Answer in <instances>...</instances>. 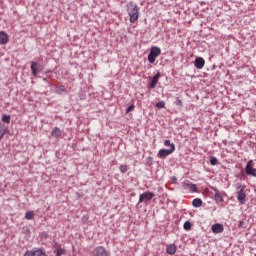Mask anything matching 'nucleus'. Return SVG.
I'll return each mask as SVG.
<instances>
[{
    "mask_svg": "<svg viewBox=\"0 0 256 256\" xmlns=\"http://www.w3.org/2000/svg\"><path fill=\"white\" fill-rule=\"evenodd\" d=\"M128 15L130 17V23H136L139 19V7L136 4H129Z\"/></svg>",
    "mask_w": 256,
    "mask_h": 256,
    "instance_id": "f257e3e1",
    "label": "nucleus"
},
{
    "mask_svg": "<svg viewBox=\"0 0 256 256\" xmlns=\"http://www.w3.org/2000/svg\"><path fill=\"white\" fill-rule=\"evenodd\" d=\"M159 55H161V49L157 46H153L148 55L149 63H155V60L157 57H159Z\"/></svg>",
    "mask_w": 256,
    "mask_h": 256,
    "instance_id": "f03ea898",
    "label": "nucleus"
},
{
    "mask_svg": "<svg viewBox=\"0 0 256 256\" xmlns=\"http://www.w3.org/2000/svg\"><path fill=\"white\" fill-rule=\"evenodd\" d=\"M174 151H175V145H171L170 149H160L157 156L159 159H164L170 156L171 154H173Z\"/></svg>",
    "mask_w": 256,
    "mask_h": 256,
    "instance_id": "7ed1b4c3",
    "label": "nucleus"
},
{
    "mask_svg": "<svg viewBox=\"0 0 256 256\" xmlns=\"http://www.w3.org/2000/svg\"><path fill=\"white\" fill-rule=\"evenodd\" d=\"M23 256H47V253H45V250L41 248H36L32 250H27Z\"/></svg>",
    "mask_w": 256,
    "mask_h": 256,
    "instance_id": "20e7f679",
    "label": "nucleus"
},
{
    "mask_svg": "<svg viewBox=\"0 0 256 256\" xmlns=\"http://www.w3.org/2000/svg\"><path fill=\"white\" fill-rule=\"evenodd\" d=\"M237 200L239 201L240 205H245L246 193L244 186H239V191H237Z\"/></svg>",
    "mask_w": 256,
    "mask_h": 256,
    "instance_id": "39448f33",
    "label": "nucleus"
},
{
    "mask_svg": "<svg viewBox=\"0 0 256 256\" xmlns=\"http://www.w3.org/2000/svg\"><path fill=\"white\" fill-rule=\"evenodd\" d=\"M155 197V194L150 191H146L139 196V204L143 202L151 201Z\"/></svg>",
    "mask_w": 256,
    "mask_h": 256,
    "instance_id": "423d86ee",
    "label": "nucleus"
},
{
    "mask_svg": "<svg viewBox=\"0 0 256 256\" xmlns=\"http://www.w3.org/2000/svg\"><path fill=\"white\" fill-rule=\"evenodd\" d=\"M246 174L256 178V168H254L253 160H249L246 166Z\"/></svg>",
    "mask_w": 256,
    "mask_h": 256,
    "instance_id": "0eeeda50",
    "label": "nucleus"
},
{
    "mask_svg": "<svg viewBox=\"0 0 256 256\" xmlns=\"http://www.w3.org/2000/svg\"><path fill=\"white\" fill-rule=\"evenodd\" d=\"M93 256H109V252L103 246H97L93 251Z\"/></svg>",
    "mask_w": 256,
    "mask_h": 256,
    "instance_id": "6e6552de",
    "label": "nucleus"
},
{
    "mask_svg": "<svg viewBox=\"0 0 256 256\" xmlns=\"http://www.w3.org/2000/svg\"><path fill=\"white\" fill-rule=\"evenodd\" d=\"M7 43H9V35L3 31H0V45H7Z\"/></svg>",
    "mask_w": 256,
    "mask_h": 256,
    "instance_id": "1a4fd4ad",
    "label": "nucleus"
},
{
    "mask_svg": "<svg viewBox=\"0 0 256 256\" xmlns=\"http://www.w3.org/2000/svg\"><path fill=\"white\" fill-rule=\"evenodd\" d=\"M223 231H224V227L222 224L217 223V224L212 225V232L214 234H221V233H223Z\"/></svg>",
    "mask_w": 256,
    "mask_h": 256,
    "instance_id": "9d476101",
    "label": "nucleus"
},
{
    "mask_svg": "<svg viewBox=\"0 0 256 256\" xmlns=\"http://www.w3.org/2000/svg\"><path fill=\"white\" fill-rule=\"evenodd\" d=\"M194 65H195L196 69H203V67L205 65V60L202 57H197L195 59Z\"/></svg>",
    "mask_w": 256,
    "mask_h": 256,
    "instance_id": "9b49d317",
    "label": "nucleus"
},
{
    "mask_svg": "<svg viewBox=\"0 0 256 256\" xmlns=\"http://www.w3.org/2000/svg\"><path fill=\"white\" fill-rule=\"evenodd\" d=\"M176 251H177V246L175 244L167 245L166 253L168 255L173 256V255H175Z\"/></svg>",
    "mask_w": 256,
    "mask_h": 256,
    "instance_id": "f8f14e48",
    "label": "nucleus"
},
{
    "mask_svg": "<svg viewBox=\"0 0 256 256\" xmlns=\"http://www.w3.org/2000/svg\"><path fill=\"white\" fill-rule=\"evenodd\" d=\"M212 189L215 191L214 200L217 203H223L224 199H223L222 195L220 194L219 190L216 188H212Z\"/></svg>",
    "mask_w": 256,
    "mask_h": 256,
    "instance_id": "ddd939ff",
    "label": "nucleus"
},
{
    "mask_svg": "<svg viewBox=\"0 0 256 256\" xmlns=\"http://www.w3.org/2000/svg\"><path fill=\"white\" fill-rule=\"evenodd\" d=\"M161 77V74L160 72H158L156 75H154L151 83H150V88L151 89H155L156 85H157V82H158V79H160Z\"/></svg>",
    "mask_w": 256,
    "mask_h": 256,
    "instance_id": "4468645a",
    "label": "nucleus"
},
{
    "mask_svg": "<svg viewBox=\"0 0 256 256\" xmlns=\"http://www.w3.org/2000/svg\"><path fill=\"white\" fill-rule=\"evenodd\" d=\"M61 135H62V132L59 127H55L51 132V136L56 139L61 138Z\"/></svg>",
    "mask_w": 256,
    "mask_h": 256,
    "instance_id": "2eb2a0df",
    "label": "nucleus"
},
{
    "mask_svg": "<svg viewBox=\"0 0 256 256\" xmlns=\"http://www.w3.org/2000/svg\"><path fill=\"white\" fill-rule=\"evenodd\" d=\"M183 188L184 189H189L193 193L197 191L196 185L195 184H191V183H183Z\"/></svg>",
    "mask_w": 256,
    "mask_h": 256,
    "instance_id": "dca6fc26",
    "label": "nucleus"
},
{
    "mask_svg": "<svg viewBox=\"0 0 256 256\" xmlns=\"http://www.w3.org/2000/svg\"><path fill=\"white\" fill-rule=\"evenodd\" d=\"M203 204V201L200 199V198H195L193 201H192V206L194 208H200Z\"/></svg>",
    "mask_w": 256,
    "mask_h": 256,
    "instance_id": "f3484780",
    "label": "nucleus"
},
{
    "mask_svg": "<svg viewBox=\"0 0 256 256\" xmlns=\"http://www.w3.org/2000/svg\"><path fill=\"white\" fill-rule=\"evenodd\" d=\"M55 91H56V94L62 95L63 93H65L66 88L64 85H61V86L56 87Z\"/></svg>",
    "mask_w": 256,
    "mask_h": 256,
    "instance_id": "a211bd4d",
    "label": "nucleus"
},
{
    "mask_svg": "<svg viewBox=\"0 0 256 256\" xmlns=\"http://www.w3.org/2000/svg\"><path fill=\"white\" fill-rule=\"evenodd\" d=\"M33 218H35V212L27 211L25 214V219L29 221V220H33Z\"/></svg>",
    "mask_w": 256,
    "mask_h": 256,
    "instance_id": "6ab92c4d",
    "label": "nucleus"
},
{
    "mask_svg": "<svg viewBox=\"0 0 256 256\" xmlns=\"http://www.w3.org/2000/svg\"><path fill=\"white\" fill-rule=\"evenodd\" d=\"M66 253V250L58 247L56 251H54V254H56L55 256H64Z\"/></svg>",
    "mask_w": 256,
    "mask_h": 256,
    "instance_id": "aec40b11",
    "label": "nucleus"
},
{
    "mask_svg": "<svg viewBox=\"0 0 256 256\" xmlns=\"http://www.w3.org/2000/svg\"><path fill=\"white\" fill-rule=\"evenodd\" d=\"M32 75L36 76L39 71L37 70V62H32L31 64Z\"/></svg>",
    "mask_w": 256,
    "mask_h": 256,
    "instance_id": "412c9836",
    "label": "nucleus"
},
{
    "mask_svg": "<svg viewBox=\"0 0 256 256\" xmlns=\"http://www.w3.org/2000/svg\"><path fill=\"white\" fill-rule=\"evenodd\" d=\"M2 122L9 125L11 123V115H3L2 116Z\"/></svg>",
    "mask_w": 256,
    "mask_h": 256,
    "instance_id": "4be33fe9",
    "label": "nucleus"
},
{
    "mask_svg": "<svg viewBox=\"0 0 256 256\" xmlns=\"http://www.w3.org/2000/svg\"><path fill=\"white\" fill-rule=\"evenodd\" d=\"M119 170L122 174H125L128 171V166L125 164L120 165Z\"/></svg>",
    "mask_w": 256,
    "mask_h": 256,
    "instance_id": "5701e85b",
    "label": "nucleus"
},
{
    "mask_svg": "<svg viewBox=\"0 0 256 256\" xmlns=\"http://www.w3.org/2000/svg\"><path fill=\"white\" fill-rule=\"evenodd\" d=\"M210 164L211 166H216L218 164V160L216 157H211L210 158Z\"/></svg>",
    "mask_w": 256,
    "mask_h": 256,
    "instance_id": "b1692460",
    "label": "nucleus"
},
{
    "mask_svg": "<svg viewBox=\"0 0 256 256\" xmlns=\"http://www.w3.org/2000/svg\"><path fill=\"white\" fill-rule=\"evenodd\" d=\"M156 108L157 109H164L165 108V103L163 101H159L157 104H156Z\"/></svg>",
    "mask_w": 256,
    "mask_h": 256,
    "instance_id": "393cba45",
    "label": "nucleus"
},
{
    "mask_svg": "<svg viewBox=\"0 0 256 256\" xmlns=\"http://www.w3.org/2000/svg\"><path fill=\"white\" fill-rule=\"evenodd\" d=\"M184 229H185L186 231H190V230H191V223H190L189 221H186V222L184 223Z\"/></svg>",
    "mask_w": 256,
    "mask_h": 256,
    "instance_id": "a878e982",
    "label": "nucleus"
},
{
    "mask_svg": "<svg viewBox=\"0 0 256 256\" xmlns=\"http://www.w3.org/2000/svg\"><path fill=\"white\" fill-rule=\"evenodd\" d=\"M172 145H174V144L171 143L170 140H165V141H164V146H165V147H170V149H172Z\"/></svg>",
    "mask_w": 256,
    "mask_h": 256,
    "instance_id": "bb28decb",
    "label": "nucleus"
},
{
    "mask_svg": "<svg viewBox=\"0 0 256 256\" xmlns=\"http://www.w3.org/2000/svg\"><path fill=\"white\" fill-rule=\"evenodd\" d=\"M3 136H5V132H3V126L1 125V122H0V140L3 139Z\"/></svg>",
    "mask_w": 256,
    "mask_h": 256,
    "instance_id": "cd10ccee",
    "label": "nucleus"
},
{
    "mask_svg": "<svg viewBox=\"0 0 256 256\" xmlns=\"http://www.w3.org/2000/svg\"><path fill=\"white\" fill-rule=\"evenodd\" d=\"M134 110V105H131L127 108L126 110V114H129L130 112H132Z\"/></svg>",
    "mask_w": 256,
    "mask_h": 256,
    "instance_id": "c85d7f7f",
    "label": "nucleus"
},
{
    "mask_svg": "<svg viewBox=\"0 0 256 256\" xmlns=\"http://www.w3.org/2000/svg\"><path fill=\"white\" fill-rule=\"evenodd\" d=\"M176 106H180V107L182 106L181 100H179V99L176 100Z\"/></svg>",
    "mask_w": 256,
    "mask_h": 256,
    "instance_id": "c756f323",
    "label": "nucleus"
}]
</instances>
